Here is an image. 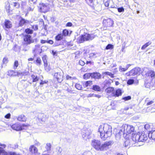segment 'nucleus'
I'll list each match as a JSON object with an SVG mask.
<instances>
[{
    "mask_svg": "<svg viewBox=\"0 0 155 155\" xmlns=\"http://www.w3.org/2000/svg\"><path fill=\"white\" fill-rule=\"evenodd\" d=\"M98 132L100 134L101 138L105 140L111 135V127L107 124L101 125L99 127Z\"/></svg>",
    "mask_w": 155,
    "mask_h": 155,
    "instance_id": "obj_1",
    "label": "nucleus"
},
{
    "mask_svg": "<svg viewBox=\"0 0 155 155\" xmlns=\"http://www.w3.org/2000/svg\"><path fill=\"white\" fill-rule=\"evenodd\" d=\"M147 137L146 134L144 133H139L138 134H132V139L134 143L137 142H144L147 139Z\"/></svg>",
    "mask_w": 155,
    "mask_h": 155,
    "instance_id": "obj_2",
    "label": "nucleus"
},
{
    "mask_svg": "<svg viewBox=\"0 0 155 155\" xmlns=\"http://www.w3.org/2000/svg\"><path fill=\"white\" fill-rule=\"evenodd\" d=\"M134 130V128L131 125L125 124L123 125L120 128V130L124 135H128L133 133Z\"/></svg>",
    "mask_w": 155,
    "mask_h": 155,
    "instance_id": "obj_3",
    "label": "nucleus"
},
{
    "mask_svg": "<svg viewBox=\"0 0 155 155\" xmlns=\"http://www.w3.org/2000/svg\"><path fill=\"white\" fill-rule=\"evenodd\" d=\"M96 35L93 34H90L87 33L82 35L80 36L78 39V42L79 43H83L85 41L92 40L94 39Z\"/></svg>",
    "mask_w": 155,
    "mask_h": 155,
    "instance_id": "obj_4",
    "label": "nucleus"
},
{
    "mask_svg": "<svg viewBox=\"0 0 155 155\" xmlns=\"http://www.w3.org/2000/svg\"><path fill=\"white\" fill-rule=\"evenodd\" d=\"M28 125L24 124L22 125L18 123H15L11 126L12 128L16 131H19L21 130L26 129Z\"/></svg>",
    "mask_w": 155,
    "mask_h": 155,
    "instance_id": "obj_5",
    "label": "nucleus"
},
{
    "mask_svg": "<svg viewBox=\"0 0 155 155\" xmlns=\"http://www.w3.org/2000/svg\"><path fill=\"white\" fill-rule=\"evenodd\" d=\"M136 109H137L138 110L137 111V112H140V110H142L141 112L143 113H145L146 112H149L151 111V112H155L154 109L155 108L154 107H145L143 109V107H136Z\"/></svg>",
    "mask_w": 155,
    "mask_h": 155,
    "instance_id": "obj_6",
    "label": "nucleus"
},
{
    "mask_svg": "<svg viewBox=\"0 0 155 155\" xmlns=\"http://www.w3.org/2000/svg\"><path fill=\"white\" fill-rule=\"evenodd\" d=\"M101 144L100 141L97 140H93L91 141L92 146L97 150L100 151Z\"/></svg>",
    "mask_w": 155,
    "mask_h": 155,
    "instance_id": "obj_7",
    "label": "nucleus"
},
{
    "mask_svg": "<svg viewBox=\"0 0 155 155\" xmlns=\"http://www.w3.org/2000/svg\"><path fill=\"white\" fill-rule=\"evenodd\" d=\"M113 143V141H106L101 144L100 151L106 150L109 148V147Z\"/></svg>",
    "mask_w": 155,
    "mask_h": 155,
    "instance_id": "obj_8",
    "label": "nucleus"
},
{
    "mask_svg": "<svg viewBox=\"0 0 155 155\" xmlns=\"http://www.w3.org/2000/svg\"><path fill=\"white\" fill-rule=\"evenodd\" d=\"M40 11L42 12H46L48 11L49 9V5L48 4H40L38 7Z\"/></svg>",
    "mask_w": 155,
    "mask_h": 155,
    "instance_id": "obj_9",
    "label": "nucleus"
},
{
    "mask_svg": "<svg viewBox=\"0 0 155 155\" xmlns=\"http://www.w3.org/2000/svg\"><path fill=\"white\" fill-rule=\"evenodd\" d=\"M23 40L25 44L26 45H29L34 42V40L33 39L30 35H26L24 36Z\"/></svg>",
    "mask_w": 155,
    "mask_h": 155,
    "instance_id": "obj_10",
    "label": "nucleus"
},
{
    "mask_svg": "<svg viewBox=\"0 0 155 155\" xmlns=\"http://www.w3.org/2000/svg\"><path fill=\"white\" fill-rule=\"evenodd\" d=\"M63 74L61 72L56 73L54 75V78L56 79L59 83H61L63 80Z\"/></svg>",
    "mask_w": 155,
    "mask_h": 155,
    "instance_id": "obj_11",
    "label": "nucleus"
},
{
    "mask_svg": "<svg viewBox=\"0 0 155 155\" xmlns=\"http://www.w3.org/2000/svg\"><path fill=\"white\" fill-rule=\"evenodd\" d=\"M114 24L113 21L110 18L104 20L103 24L106 27H110L112 26Z\"/></svg>",
    "mask_w": 155,
    "mask_h": 155,
    "instance_id": "obj_12",
    "label": "nucleus"
},
{
    "mask_svg": "<svg viewBox=\"0 0 155 155\" xmlns=\"http://www.w3.org/2000/svg\"><path fill=\"white\" fill-rule=\"evenodd\" d=\"M38 118L39 120L42 121H45L48 116L43 113H39L38 115Z\"/></svg>",
    "mask_w": 155,
    "mask_h": 155,
    "instance_id": "obj_13",
    "label": "nucleus"
},
{
    "mask_svg": "<svg viewBox=\"0 0 155 155\" xmlns=\"http://www.w3.org/2000/svg\"><path fill=\"white\" fill-rule=\"evenodd\" d=\"M8 75L9 76H19L22 74V73H20L16 72L13 70H9L8 72Z\"/></svg>",
    "mask_w": 155,
    "mask_h": 155,
    "instance_id": "obj_14",
    "label": "nucleus"
},
{
    "mask_svg": "<svg viewBox=\"0 0 155 155\" xmlns=\"http://www.w3.org/2000/svg\"><path fill=\"white\" fill-rule=\"evenodd\" d=\"M146 69H147V68H144L143 69H141L140 68L136 67L133 69V70L135 72V74L136 75H140L143 72V71Z\"/></svg>",
    "mask_w": 155,
    "mask_h": 155,
    "instance_id": "obj_15",
    "label": "nucleus"
},
{
    "mask_svg": "<svg viewBox=\"0 0 155 155\" xmlns=\"http://www.w3.org/2000/svg\"><path fill=\"white\" fill-rule=\"evenodd\" d=\"M29 21L27 20H25L24 18H21V19L19 21V25L21 26L24 25H26L29 24Z\"/></svg>",
    "mask_w": 155,
    "mask_h": 155,
    "instance_id": "obj_16",
    "label": "nucleus"
},
{
    "mask_svg": "<svg viewBox=\"0 0 155 155\" xmlns=\"http://www.w3.org/2000/svg\"><path fill=\"white\" fill-rule=\"evenodd\" d=\"M29 150L33 154H35L37 153L38 149L34 145H31L30 146Z\"/></svg>",
    "mask_w": 155,
    "mask_h": 155,
    "instance_id": "obj_17",
    "label": "nucleus"
},
{
    "mask_svg": "<svg viewBox=\"0 0 155 155\" xmlns=\"http://www.w3.org/2000/svg\"><path fill=\"white\" fill-rule=\"evenodd\" d=\"M87 131H88V130H85V133H84V134H82V137L85 140H87V139L89 138V136L91 134V131H90L88 132H87Z\"/></svg>",
    "mask_w": 155,
    "mask_h": 155,
    "instance_id": "obj_18",
    "label": "nucleus"
},
{
    "mask_svg": "<svg viewBox=\"0 0 155 155\" xmlns=\"http://www.w3.org/2000/svg\"><path fill=\"white\" fill-rule=\"evenodd\" d=\"M148 137L152 140H155V130L150 132L148 134Z\"/></svg>",
    "mask_w": 155,
    "mask_h": 155,
    "instance_id": "obj_19",
    "label": "nucleus"
},
{
    "mask_svg": "<svg viewBox=\"0 0 155 155\" xmlns=\"http://www.w3.org/2000/svg\"><path fill=\"white\" fill-rule=\"evenodd\" d=\"M147 76H150L152 79H153L155 78V73L154 71L152 70L149 71L148 73L146 74Z\"/></svg>",
    "mask_w": 155,
    "mask_h": 155,
    "instance_id": "obj_20",
    "label": "nucleus"
},
{
    "mask_svg": "<svg viewBox=\"0 0 155 155\" xmlns=\"http://www.w3.org/2000/svg\"><path fill=\"white\" fill-rule=\"evenodd\" d=\"M91 78L94 79H99L101 78V75L97 72L92 73Z\"/></svg>",
    "mask_w": 155,
    "mask_h": 155,
    "instance_id": "obj_21",
    "label": "nucleus"
},
{
    "mask_svg": "<svg viewBox=\"0 0 155 155\" xmlns=\"http://www.w3.org/2000/svg\"><path fill=\"white\" fill-rule=\"evenodd\" d=\"M4 23V25L6 28H9L12 27L11 22L10 21L5 20Z\"/></svg>",
    "mask_w": 155,
    "mask_h": 155,
    "instance_id": "obj_22",
    "label": "nucleus"
},
{
    "mask_svg": "<svg viewBox=\"0 0 155 155\" xmlns=\"http://www.w3.org/2000/svg\"><path fill=\"white\" fill-rule=\"evenodd\" d=\"M18 120L21 121H25L26 120V118L23 114L19 115L17 118Z\"/></svg>",
    "mask_w": 155,
    "mask_h": 155,
    "instance_id": "obj_23",
    "label": "nucleus"
},
{
    "mask_svg": "<svg viewBox=\"0 0 155 155\" xmlns=\"http://www.w3.org/2000/svg\"><path fill=\"white\" fill-rule=\"evenodd\" d=\"M122 91L120 89H118L116 90L115 93L113 94V96L118 97L121 95Z\"/></svg>",
    "mask_w": 155,
    "mask_h": 155,
    "instance_id": "obj_24",
    "label": "nucleus"
},
{
    "mask_svg": "<svg viewBox=\"0 0 155 155\" xmlns=\"http://www.w3.org/2000/svg\"><path fill=\"white\" fill-rule=\"evenodd\" d=\"M114 90V88L111 87H109L108 88H107L106 90H105V92L108 94H110L111 93H112L114 94L113 91Z\"/></svg>",
    "mask_w": 155,
    "mask_h": 155,
    "instance_id": "obj_25",
    "label": "nucleus"
},
{
    "mask_svg": "<svg viewBox=\"0 0 155 155\" xmlns=\"http://www.w3.org/2000/svg\"><path fill=\"white\" fill-rule=\"evenodd\" d=\"M126 74L127 76H130V77H133L136 75L133 69L130 70L129 72H127L126 73Z\"/></svg>",
    "mask_w": 155,
    "mask_h": 155,
    "instance_id": "obj_26",
    "label": "nucleus"
},
{
    "mask_svg": "<svg viewBox=\"0 0 155 155\" xmlns=\"http://www.w3.org/2000/svg\"><path fill=\"white\" fill-rule=\"evenodd\" d=\"M40 48V46L39 45H35V47L34 48L33 51L35 53L39 52Z\"/></svg>",
    "mask_w": 155,
    "mask_h": 155,
    "instance_id": "obj_27",
    "label": "nucleus"
},
{
    "mask_svg": "<svg viewBox=\"0 0 155 155\" xmlns=\"http://www.w3.org/2000/svg\"><path fill=\"white\" fill-rule=\"evenodd\" d=\"M131 64H128L126 66L125 68H123L121 66H120L119 67V69L122 71H125L127 70L128 68L131 66Z\"/></svg>",
    "mask_w": 155,
    "mask_h": 155,
    "instance_id": "obj_28",
    "label": "nucleus"
},
{
    "mask_svg": "<svg viewBox=\"0 0 155 155\" xmlns=\"http://www.w3.org/2000/svg\"><path fill=\"white\" fill-rule=\"evenodd\" d=\"M63 38L62 34H60L57 35L55 37L56 40L57 41H59L62 39Z\"/></svg>",
    "mask_w": 155,
    "mask_h": 155,
    "instance_id": "obj_29",
    "label": "nucleus"
},
{
    "mask_svg": "<svg viewBox=\"0 0 155 155\" xmlns=\"http://www.w3.org/2000/svg\"><path fill=\"white\" fill-rule=\"evenodd\" d=\"M36 64L38 66H40L42 64L40 58H37L35 61Z\"/></svg>",
    "mask_w": 155,
    "mask_h": 155,
    "instance_id": "obj_30",
    "label": "nucleus"
},
{
    "mask_svg": "<svg viewBox=\"0 0 155 155\" xmlns=\"http://www.w3.org/2000/svg\"><path fill=\"white\" fill-rule=\"evenodd\" d=\"M122 134H123V133L121 132L120 129V131L116 135V140H118L120 139V138L121 135Z\"/></svg>",
    "mask_w": 155,
    "mask_h": 155,
    "instance_id": "obj_31",
    "label": "nucleus"
},
{
    "mask_svg": "<svg viewBox=\"0 0 155 155\" xmlns=\"http://www.w3.org/2000/svg\"><path fill=\"white\" fill-rule=\"evenodd\" d=\"M151 43V42L150 41H149L146 44H145L144 45H143L141 47L142 50H144L149 45H150Z\"/></svg>",
    "mask_w": 155,
    "mask_h": 155,
    "instance_id": "obj_32",
    "label": "nucleus"
},
{
    "mask_svg": "<svg viewBox=\"0 0 155 155\" xmlns=\"http://www.w3.org/2000/svg\"><path fill=\"white\" fill-rule=\"evenodd\" d=\"M93 89L95 91H100L101 90L100 87L97 85H94L93 86Z\"/></svg>",
    "mask_w": 155,
    "mask_h": 155,
    "instance_id": "obj_33",
    "label": "nucleus"
},
{
    "mask_svg": "<svg viewBox=\"0 0 155 155\" xmlns=\"http://www.w3.org/2000/svg\"><path fill=\"white\" fill-rule=\"evenodd\" d=\"M97 97L98 98H99L101 97V96L99 94H90L88 95V97Z\"/></svg>",
    "mask_w": 155,
    "mask_h": 155,
    "instance_id": "obj_34",
    "label": "nucleus"
},
{
    "mask_svg": "<svg viewBox=\"0 0 155 155\" xmlns=\"http://www.w3.org/2000/svg\"><path fill=\"white\" fill-rule=\"evenodd\" d=\"M44 66L45 70L47 72H48L50 70L51 68L48 63L44 64Z\"/></svg>",
    "mask_w": 155,
    "mask_h": 155,
    "instance_id": "obj_35",
    "label": "nucleus"
},
{
    "mask_svg": "<svg viewBox=\"0 0 155 155\" xmlns=\"http://www.w3.org/2000/svg\"><path fill=\"white\" fill-rule=\"evenodd\" d=\"M112 1H110L109 0H104V5L106 7H108L109 6V4L112 2Z\"/></svg>",
    "mask_w": 155,
    "mask_h": 155,
    "instance_id": "obj_36",
    "label": "nucleus"
},
{
    "mask_svg": "<svg viewBox=\"0 0 155 155\" xmlns=\"http://www.w3.org/2000/svg\"><path fill=\"white\" fill-rule=\"evenodd\" d=\"M69 33L68 31L66 29H64L62 31V34L63 37H65L68 35Z\"/></svg>",
    "mask_w": 155,
    "mask_h": 155,
    "instance_id": "obj_37",
    "label": "nucleus"
},
{
    "mask_svg": "<svg viewBox=\"0 0 155 155\" xmlns=\"http://www.w3.org/2000/svg\"><path fill=\"white\" fill-rule=\"evenodd\" d=\"M92 73H88L85 74L83 76L84 79H87L89 78L90 77H91Z\"/></svg>",
    "mask_w": 155,
    "mask_h": 155,
    "instance_id": "obj_38",
    "label": "nucleus"
},
{
    "mask_svg": "<svg viewBox=\"0 0 155 155\" xmlns=\"http://www.w3.org/2000/svg\"><path fill=\"white\" fill-rule=\"evenodd\" d=\"M92 82L91 81H86L83 84V86L85 87H87L88 86H90V84H92Z\"/></svg>",
    "mask_w": 155,
    "mask_h": 155,
    "instance_id": "obj_39",
    "label": "nucleus"
},
{
    "mask_svg": "<svg viewBox=\"0 0 155 155\" xmlns=\"http://www.w3.org/2000/svg\"><path fill=\"white\" fill-rule=\"evenodd\" d=\"M9 2H7L5 7V8L7 12L9 13L10 12V6Z\"/></svg>",
    "mask_w": 155,
    "mask_h": 155,
    "instance_id": "obj_40",
    "label": "nucleus"
},
{
    "mask_svg": "<svg viewBox=\"0 0 155 155\" xmlns=\"http://www.w3.org/2000/svg\"><path fill=\"white\" fill-rule=\"evenodd\" d=\"M11 5H13L14 7L17 8H19L20 6V4L18 2H13Z\"/></svg>",
    "mask_w": 155,
    "mask_h": 155,
    "instance_id": "obj_41",
    "label": "nucleus"
},
{
    "mask_svg": "<svg viewBox=\"0 0 155 155\" xmlns=\"http://www.w3.org/2000/svg\"><path fill=\"white\" fill-rule=\"evenodd\" d=\"M31 77L33 79V82H36L39 80V78L37 76H35L34 75H32Z\"/></svg>",
    "mask_w": 155,
    "mask_h": 155,
    "instance_id": "obj_42",
    "label": "nucleus"
},
{
    "mask_svg": "<svg viewBox=\"0 0 155 155\" xmlns=\"http://www.w3.org/2000/svg\"><path fill=\"white\" fill-rule=\"evenodd\" d=\"M51 144L50 143H47L46 144V148L47 151L49 152L51 150Z\"/></svg>",
    "mask_w": 155,
    "mask_h": 155,
    "instance_id": "obj_43",
    "label": "nucleus"
},
{
    "mask_svg": "<svg viewBox=\"0 0 155 155\" xmlns=\"http://www.w3.org/2000/svg\"><path fill=\"white\" fill-rule=\"evenodd\" d=\"M42 60L44 64L48 63L47 57L46 55H44L42 58Z\"/></svg>",
    "mask_w": 155,
    "mask_h": 155,
    "instance_id": "obj_44",
    "label": "nucleus"
},
{
    "mask_svg": "<svg viewBox=\"0 0 155 155\" xmlns=\"http://www.w3.org/2000/svg\"><path fill=\"white\" fill-rule=\"evenodd\" d=\"M0 155H7V153L0 148Z\"/></svg>",
    "mask_w": 155,
    "mask_h": 155,
    "instance_id": "obj_45",
    "label": "nucleus"
},
{
    "mask_svg": "<svg viewBox=\"0 0 155 155\" xmlns=\"http://www.w3.org/2000/svg\"><path fill=\"white\" fill-rule=\"evenodd\" d=\"M25 32L28 34H31L33 33V31L29 28H27L25 30Z\"/></svg>",
    "mask_w": 155,
    "mask_h": 155,
    "instance_id": "obj_46",
    "label": "nucleus"
},
{
    "mask_svg": "<svg viewBox=\"0 0 155 155\" xmlns=\"http://www.w3.org/2000/svg\"><path fill=\"white\" fill-rule=\"evenodd\" d=\"M113 47L114 46L113 45L111 44H109L106 47V49L107 50L112 49L113 48Z\"/></svg>",
    "mask_w": 155,
    "mask_h": 155,
    "instance_id": "obj_47",
    "label": "nucleus"
},
{
    "mask_svg": "<svg viewBox=\"0 0 155 155\" xmlns=\"http://www.w3.org/2000/svg\"><path fill=\"white\" fill-rule=\"evenodd\" d=\"M76 88L78 90H81L82 88V86L79 84H76L75 85Z\"/></svg>",
    "mask_w": 155,
    "mask_h": 155,
    "instance_id": "obj_48",
    "label": "nucleus"
},
{
    "mask_svg": "<svg viewBox=\"0 0 155 155\" xmlns=\"http://www.w3.org/2000/svg\"><path fill=\"white\" fill-rule=\"evenodd\" d=\"M86 2L88 5L91 6L93 3V0H85Z\"/></svg>",
    "mask_w": 155,
    "mask_h": 155,
    "instance_id": "obj_49",
    "label": "nucleus"
},
{
    "mask_svg": "<svg viewBox=\"0 0 155 155\" xmlns=\"http://www.w3.org/2000/svg\"><path fill=\"white\" fill-rule=\"evenodd\" d=\"M18 65V63L17 61H15L14 66V69L17 68Z\"/></svg>",
    "mask_w": 155,
    "mask_h": 155,
    "instance_id": "obj_50",
    "label": "nucleus"
},
{
    "mask_svg": "<svg viewBox=\"0 0 155 155\" xmlns=\"http://www.w3.org/2000/svg\"><path fill=\"white\" fill-rule=\"evenodd\" d=\"M82 155H92V153L90 151L85 152Z\"/></svg>",
    "mask_w": 155,
    "mask_h": 155,
    "instance_id": "obj_51",
    "label": "nucleus"
},
{
    "mask_svg": "<svg viewBox=\"0 0 155 155\" xmlns=\"http://www.w3.org/2000/svg\"><path fill=\"white\" fill-rule=\"evenodd\" d=\"M134 80L133 79H129L127 82V84L129 85L132 84L134 82Z\"/></svg>",
    "mask_w": 155,
    "mask_h": 155,
    "instance_id": "obj_52",
    "label": "nucleus"
},
{
    "mask_svg": "<svg viewBox=\"0 0 155 155\" xmlns=\"http://www.w3.org/2000/svg\"><path fill=\"white\" fill-rule=\"evenodd\" d=\"M117 10L119 12H123L124 11V8L122 7L117 8Z\"/></svg>",
    "mask_w": 155,
    "mask_h": 155,
    "instance_id": "obj_53",
    "label": "nucleus"
},
{
    "mask_svg": "<svg viewBox=\"0 0 155 155\" xmlns=\"http://www.w3.org/2000/svg\"><path fill=\"white\" fill-rule=\"evenodd\" d=\"M8 60L7 58H6V57L4 58L2 61L3 64H6L8 62Z\"/></svg>",
    "mask_w": 155,
    "mask_h": 155,
    "instance_id": "obj_54",
    "label": "nucleus"
},
{
    "mask_svg": "<svg viewBox=\"0 0 155 155\" xmlns=\"http://www.w3.org/2000/svg\"><path fill=\"white\" fill-rule=\"evenodd\" d=\"M31 28L34 30L36 31L38 29V25H34L31 26Z\"/></svg>",
    "mask_w": 155,
    "mask_h": 155,
    "instance_id": "obj_55",
    "label": "nucleus"
},
{
    "mask_svg": "<svg viewBox=\"0 0 155 155\" xmlns=\"http://www.w3.org/2000/svg\"><path fill=\"white\" fill-rule=\"evenodd\" d=\"M131 99V97L130 96H128L127 97H123L122 99L124 100L125 101H127L130 100Z\"/></svg>",
    "mask_w": 155,
    "mask_h": 155,
    "instance_id": "obj_56",
    "label": "nucleus"
},
{
    "mask_svg": "<svg viewBox=\"0 0 155 155\" xmlns=\"http://www.w3.org/2000/svg\"><path fill=\"white\" fill-rule=\"evenodd\" d=\"M7 155H21L15 152L7 153Z\"/></svg>",
    "mask_w": 155,
    "mask_h": 155,
    "instance_id": "obj_57",
    "label": "nucleus"
},
{
    "mask_svg": "<svg viewBox=\"0 0 155 155\" xmlns=\"http://www.w3.org/2000/svg\"><path fill=\"white\" fill-rule=\"evenodd\" d=\"M144 127L147 130H148L150 128V126L148 124H146L145 125Z\"/></svg>",
    "mask_w": 155,
    "mask_h": 155,
    "instance_id": "obj_58",
    "label": "nucleus"
},
{
    "mask_svg": "<svg viewBox=\"0 0 155 155\" xmlns=\"http://www.w3.org/2000/svg\"><path fill=\"white\" fill-rule=\"evenodd\" d=\"M79 64L81 66H84L85 64V62L82 60H80L79 62Z\"/></svg>",
    "mask_w": 155,
    "mask_h": 155,
    "instance_id": "obj_59",
    "label": "nucleus"
},
{
    "mask_svg": "<svg viewBox=\"0 0 155 155\" xmlns=\"http://www.w3.org/2000/svg\"><path fill=\"white\" fill-rule=\"evenodd\" d=\"M11 114L10 113H8L6 115L5 117L6 119H9L10 118Z\"/></svg>",
    "mask_w": 155,
    "mask_h": 155,
    "instance_id": "obj_60",
    "label": "nucleus"
},
{
    "mask_svg": "<svg viewBox=\"0 0 155 155\" xmlns=\"http://www.w3.org/2000/svg\"><path fill=\"white\" fill-rule=\"evenodd\" d=\"M6 146L4 144H1L0 143V148L1 149L3 150L2 148H5V147Z\"/></svg>",
    "mask_w": 155,
    "mask_h": 155,
    "instance_id": "obj_61",
    "label": "nucleus"
},
{
    "mask_svg": "<svg viewBox=\"0 0 155 155\" xmlns=\"http://www.w3.org/2000/svg\"><path fill=\"white\" fill-rule=\"evenodd\" d=\"M102 74L104 75H109V74H111V72L108 71L104 72L102 73Z\"/></svg>",
    "mask_w": 155,
    "mask_h": 155,
    "instance_id": "obj_62",
    "label": "nucleus"
},
{
    "mask_svg": "<svg viewBox=\"0 0 155 155\" xmlns=\"http://www.w3.org/2000/svg\"><path fill=\"white\" fill-rule=\"evenodd\" d=\"M74 78L71 77L68 75H67L66 77V78L67 80H69V79H72H72H74Z\"/></svg>",
    "mask_w": 155,
    "mask_h": 155,
    "instance_id": "obj_63",
    "label": "nucleus"
},
{
    "mask_svg": "<svg viewBox=\"0 0 155 155\" xmlns=\"http://www.w3.org/2000/svg\"><path fill=\"white\" fill-rule=\"evenodd\" d=\"M72 25V24L71 22H68L66 24V26L67 27H71Z\"/></svg>",
    "mask_w": 155,
    "mask_h": 155,
    "instance_id": "obj_64",
    "label": "nucleus"
}]
</instances>
